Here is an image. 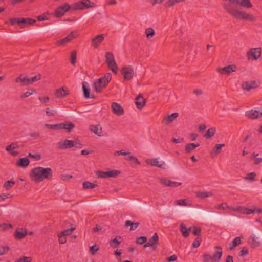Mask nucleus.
I'll return each mask as SVG.
<instances>
[{
	"mask_svg": "<svg viewBox=\"0 0 262 262\" xmlns=\"http://www.w3.org/2000/svg\"><path fill=\"white\" fill-rule=\"evenodd\" d=\"M221 4L225 11L235 19L250 21L256 20L253 15L238 9V5L247 9L252 8L250 0H223Z\"/></svg>",
	"mask_w": 262,
	"mask_h": 262,
	"instance_id": "obj_1",
	"label": "nucleus"
},
{
	"mask_svg": "<svg viewBox=\"0 0 262 262\" xmlns=\"http://www.w3.org/2000/svg\"><path fill=\"white\" fill-rule=\"evenodd\" d=\"M30 176L35 182L39 183L45 179H51L53 177V171L49 167H37L32 169Z\"/></svg>",
	"mask_w": 262,
	"mask_h": 262,
	"instance_id": "obj_2",
	"label": "nucleus"
},
{
	"mask_svg": "<svg viewBox=\"0 0 262 262\" xmlns=\"http://www.w3.org/2000/svg\"><path fill=\"white\" fill-rule=\"evenodd\" d=\"M112 78L111 74L107 73L105 75L98 80L95 81L94 86L95 90L97 93H100L102 89L105 88L110 81Z\"/></svg>",
	"mask_w": 262,
	"mask_h": 262,
	"instance_id": "obj_3",
	"label": "nucleus"
},
{
	"mask_svg": "<svg viewBox=\"0 0 262 262\" xmlns=\"http://www.w3.org/2000/svg\"><path fill=\"white\" fill-rule=\"evenodd\" d=\"M75 147L76 148H81L82 144L77 141L72 140H65L59 141L57 145V148L60 149H65Z\"/></svg>",
	"mask_w": 262,
	"mask_h": 262,
	"instance_id": "obj_4",
	"label": "nucleus"
},
{
	"mask_svg": "<svg viewBox=\"0 0 262 262\" xmlns=\"http://www.w3.org/2000/svg\"><path fill=\"white\" fill-rule=\"evenodd\" d=\"M9 22L11 25H14L17 24L19 26H21V27H24L26 25H33L36 22V20L34 19L30 18H11L9 19Z\"/></svg>",
	"mask_w": 262,
	"mask_h": 262,
	"instance_id": "obj_5",
	"label": "nucleus"
},
{
	"mask_svg": "<svg viewBox=\"0 0 262 262\" xmlns=\"http://www.w3.org/2000/svg\"><path fill=\"white\" fill-rule=\"evenodd\" d=\"M105 58L106 62L109 69L112 70L113 72L117 73L118 68L115 61L113 54L111 52H107L105 55Z\"/></svg>",
	"mask_w": 262,
	"mask_h": 262,
	"instance_id": "obj_6",
	"label": "nucleus"
},
{
	"mask_svg": "<svg viewBox=\"0 0 262 262\" xmlns=\"http://www.w3.org/2000/svg\"><path fill=\"white\" fill-rule=\"evenodd\" d=\"M120 72L126 80H131L135 75L134 69L132 66L123 67Z\"/></svg>",
	"mask_w": 262,
	"mask_h": 262,
	"instance_id": "obj_7",
	"label": "nucleus"
},
{
	"mask_svg": "<svg viewBox=\"0 0 262 262\" xmlns=\"http://www.w3.org/2000/svg\"><path fill=\"white\" fill-rule=\"evenodd\" d=\"M94 6V3H92L90 0H84L74 4L71 8L73 10H82L92 7Z\"/></svg>",
	"mask_w": 262,
	"mask_h": 262,
	"instance_id": "obj_8",
	"label": "nucleus"
},
{
	"mask_svg": "<svg viewBox=\"0 0 262 262\" xmlns=\"http://www.w3.org/2000/svg\"><path fill=\"white\" fill-rule=\"evenodd\" d=\"M261 55L260 48H252L247 52V58L248 60H257Z\"/></svg>",
	"mask_w": 262,
	"mask_h": 262,
	"instance_id": "obj_9",
	"label": "nucleus"
},
{
	"mask_svg": "<svg viewBox=\"0 0 262 262\" xmlns=\"http://www.w3.org/2000/svg\"><path fill=\"white\" fill-rule=\"evenodd\" d=\"M233 210L240 212L243 214H251L253 213H260L262 212V210L260 208L253 207L252 208L249 209L248 208H244L242 207H238L236 208H233Z\"/></svg>",
	"mask_w": 262,
	"mask_h": 262,
	"instance_id": "obj_10",
	"label": "nucleus"
},
{
	"mask_svg": "<svg viewBox=\"0 0 262 262\" xmlns=\"http://www.w3.org/2000/svg\"><path fill=\"white\" fill-rule=\"evenodd\" d=\"M237 67L235 64H230L223 68L217 67L216 71L222 75H229L232 72L236 71Z\"/></svg>",
	"mask_w": 262,
	"mask_h": 262,
	"instance_id": "obj_11",
	"label": "nucleus"
},
{
	"mask_svg": "<svg viewBox=\"0 0 262 262\" xmlns=\"http://www.w3.org/2000/svg\"><path fill=\"white\" fill-rule=\"evenodd\" d=\"M70 8V6L68 3H65L63 5L58 7L55 11V16L57 18L62 17Z\"/></svg>",
	"mask_w": 262,
	"mask_h": 262,
	"instance_id": "obj_12",
	"label": "nucleus"
},
{
	"mask_svg": "<svg viewBox=\"0 0 262 262\" xmlns=\"http://www.w3.org/2000/svg\"><path fill=\"white\" fill-rule=\"evenodd\" d=\"M245 116L251 119H255L262 117V108L259 111L251 110L246 111Z\"/></svg>",
	"mask_w": 262,
	"mask_h": 262,
	"instance_id": "obj_13",
	"label": "nucleus"
},
{
	"mask_svg": "<svg viewBox=\"0 0 262 262\" xmlns=\"http://www.w3.org/2000/svg\"><path fill=\"white\" fill-rule=\"evenodd\" d=\"M159 237L157 233H155L154 235L150 238L148 241L144 245V247H151L152 249L155 250L156 246L158 244Z\"/></svg>",
	"mask_w": 262,
	"mask_h": 262,
	"instance_id": "obj_14",
	"label": "nucleus"
},
{
	"mask_svg": "<svg viewBox=\"0 0 262 262\" xmlns=\"http://www.w3.org/2000/svg\"><path fill=\"white\" fill-rule=\"evenodd\" d=\"M159 181L161 184L167 187H176L182 185L181 183L171 181L165 178H160Z\"/></svg>",
	"mask_w": 262,
	"mask_h": 262,
	"instance_id": "obj_15",
	"label": "nucleus"
},
{
	"mask_svg": "<svg viewBox=\"0 0 262 262\" xmlns=\"http://www.w3.org/2000/svg\"><path fill=\"white\" fill-rule=\"evenodd\" d=\"M111 108L113 113L116 115L121 116L124 113L123 108L120 104L117 102H113L112 103Z\"/></svg>",
	"mask_w": 262,
	"mask_h": 262,
	"instance_id": "obj_16",
	"label": "nucleus"
},
{
	"mask_svg": "<svg viewBox=\"0 0 262 262\" xmlns=\"http://www.w3.org/2000/svg\"><path fill=\"white\" fill-rule=\"evenodd\" d=\"M214 248L217 250L215 251L212 256V262H219L223 255L222 248L219 246H215Z\"/></svg>",
	"mask_w": 262,
	"mask_h": 262,
	"instance_id": "obj_17",
	"label": "nucleus"
},
{
	"mask_svg": "<svg viewBox=\"0 0 262 262\" xmlns=\"http://www.w3.org/2000/svg\"><path fill=\"white\" fill-rule=\"evenodd\" d=\"M241 86L243 89L249 91L251 89L256 88L257 85L255 81H245L242 83Z\"/></svg>",
	"mask_w": 262,
	"mask_h": 262,
	"instance_id": "obj_18",
	"label": "nucleus"
},
{
	"mask_svg": "<svg viewBox=\"0 0 262 262\" xmlns=\"http://www.w3.org/2000/svg\"><path fill=\"white\" fill-rule=\"evenodd\" d=\"M146 100L141 94H139L135 99L136 107L138 109H142L145 105Z\"/></svg>",
	"mask_w": 262,
	"mask_h": 262,
	"instance_id": "obj_19",
	"label": "nucleus"
},
{
	"mask_svg": "<svg viewBox=\"0 0 262 262\" xmlns=\"http://www.w3.org/2000/svg\"><path fill=\"white\" fill-rule=\"evenodd\" d=\"M179 114L178 113H173L170 115L164 117L162 122L165 123L166 125L170 124L174 120H175L178 116Z\"/></svg>",
	"mask_w": 262,
	"mask_h": 262,
	"instance_id": "obj_20",
	"label": "nucleus"
},
{
	"mask_svg": "<svg viewBox=\"0 0 262 262\" xmlns=\"http://www.w3.org/2000/svg\"><path fill=\"white\" fill-rule=\"evenodd\" d=\"M146 163L152 166H156L159 168H163V166L165 165L163 162L159 161L157 158L148 159L146 161Z\"/></svg>",
	"mask_w": 262,
	"mask_h": 262,
	"instance_id": "obj_21",
	"label": "nucleus"
},
{
	"mask_svg": "<svg viewBox=\"0 0 262 262\" xmlns=\"http://www.w3.org/2000/svg\"><path fill=\"white\" fill-rule=\"evenodd\" d=\"M104 39V37L102 34L98 35L92 39V44L95 48H97L99 45L103 41Z\"/></svg>",
	"mask_w": 262,
	"mask_h": 262,
	"instance_id": "obj_22",
	"label": "nucleus"
},
{
	"mask_svg": "<svg viewBox=\"0 0 262 262\" xmlns=\"http://www.w3.org/2000/svg\"><path fill=\"white\" fill-rule=\"evenodd\" d=\"M248 243L253 248L258 247L260 245V242L258 240V238L256 237L253 234L249 238Z\"/></svg>",
	"mask_w": 262,
	"mask_h": 262,
	"instance_id": "obj_23",
	"label": "nucleus"
},
{
	"mask_svg": "<svg viewBox=\"0 0 262 262\" xmlns=\"http://www.w3.org/2000/svg\"><path fill=\"white\" fill-rule=\"evenodd\" d=\"M29 78L24 76L23 75H20L15 79L16 82L20 83L22 86L29 85Z\"/></svg>",
	"mask_w": 262,
	"mask_h": 262,
	"instance_id": "obj_24",
	"label": "nucleus"
},
{
	"mask_svg": "<svg viewBox=\"0 0 262 262\" xmlns=\"http://www.w3.org/2000/svg\"><path fill=\"white\" fill-rule=\"evenodd\" d=\"M122 242V237L120 236H117L114 239H110L109 243L110 246L113 248H116Z\"/></svg>",
	"mask_w": 262,
	"mask_h": 262,
	"instance_id": "obj_25",
	"label": "nucleus"
},
{
	"mask_svg": "<svg viewBox=\"0 0 262 262\" xmlns=\"http://www.w3.org/2000/svg\"><path fill=\"white\" fill-rule=\"evenodd\" d=\"M69 95L67 91L65 90L63 88L57 89L55 92V95L57 98H62Z\"/></svg>",
	"mask_w": 262,
	"mask_h": 262,
	"instance_id": "obj_26",
	"label": "nucleus"
},
{
	"mask_svg": "<svg viewBox=\"0 0 262 262\" xmlns=\"http://www.w3.org/2000/svg\"><path fill=\"white\" fill-rule=\"evenodd\" d=\"M241 243V237H236L229 244V249L233 250Z\"/></svg>",
	"mask_w": 262,
	"mask_h": 262,
	"instance_id": "obj_27",
	"label": "nucleus"
},
{
	"mask_svg": "<svg viewBox=\"0 0 262 262\" xmlns=\"http://www.w3.org/2000/svg\"><path fill=\"white\" fill-rule=\"evenodd\" d=\"M180 227L182 236L184 237H188L189 235V231H191L192 227H189L187 229L183 224H181Z\"/></svg>",
	"mask_w": 262,
	"mask_h": 262,
	"instance_id": "obj_28",
	"label": "nucleus"
},
{
	"mask_svg": "<svg viewBox=\"0 0 262 262\" xmlns=\"http://www.w3.org/2000/svg\"><path fill=\"white\" fill-rule=\"evenodd\" d=\"M88 84L86 82H83L82 84V90L83 92L84 97L86 98H89L90 97V89L88 86Z\"/></svg>",
	"mask_w": 262,
	"mask_h": 262,
	"instance_id": "obj_29",
	"label": "nucleus"
},
{
	"mask_svg": "<svg viewBox=\"0 0 262 262\" xmlns=\"http://www.w3.org/2000/svg\"><path fill=\"white\" fill-rule=\"evenodd\" d=\"M200 144L197 143H188L185 145V151L187 154H190L195 148L199 147Z\"/></svg>",
	"mask_w": 262,
	"mask_h": 262,
	"instance_id": "obj_30",
	"label": "nucleus"
},
{
	"mask_svg": "<svg viewBox=\"0 0 262 262\" xmlns=\"http://www.w3.org/2000/svg\"><path fill=\"white\" fill-rule=\"evenodd\" d=\"M27 234V230H24L23 231L16 230L14 233V237L16 239L20 240L23 238Z\"/></svg>",
	"mask_w": 262,
	"mask_h": 262,
	"instance_id": "obj_31",
	"label": "nucleus"
},
{
	"mask_svg": "<svg viewBox=\"0 0 262 262\" xmlns=\"http://www.w3.org/2000/svg\"><path fill=\"white\" fill-rule=\"evenodd\" d=\"M30 163V161L28 157H25L19 159L17 162V165L21 167H27Z\"/></svg>",
	"mask_w": 262,
	"mask_h": 262,
	"instance_id": "obj_32",
	"label": "nucleus"
},
{
	"mask_svg": "<svg viewBox=\"0 0 262 262\" xmlns=\"http://www.w3.org/2000/svg\"><path fill=\"white\" fill-rule=\"evenodd\" d=\"M61 129H65L68 132H71L75 127V125L70 122L68 123H61Z\"/></svg>",
	"mask_w": 262,
	"mask_h": 262,
	"instance_id": "obj_33",
	"label": "nucleus"
},
{
	"mask_svg": "<svg viewBox=\"0 0 262 262\" xmlns=\"http://www.w3.org/2000/svg\"><path fill=\"white\" fill-rule=\"evenodd\" d=\"M196 193V196L201 199L213 195V193L211 191H198Z\"/></svg>",
	"mask_w": 262,
	"mask_h": 262,
	"instance_id": "obj_34",
	"label": "nucleus"
},
{
	"mask_svg": "<svg viewBox=\"0 0 262 262\" xmlns=\"http://www.w3.org/2000/svg\"><path fill=\"white\" fill-rule=\"evenodd\" d=\"M225 145L224 144H217L215 147L213 148L211 151V155L213 156L216 155L217 154L221 152L222 150V148L224 147Z\"/></svg>",
	"mask_w": 262,
	"mask_h": 262,
	"instance_id": "obj_35",
	"label": "nucleus"
},
{
	"mask_svg": "<svg viewBox=\"0 0 262 262\" xmlns=\"http://www.w3.org/2000/svg\"><path fill=\"white\" fill-rule=\"evenodd\" d=\"M139 225V222H132L130 220H126L125 223V226L126 227L130 226V230H134L137 229Z\"/></svg>",
	"mask_w": 262,
	"mask_h": 262,
	"instance_id": "obj_36",
	"label": "nucleus"
},
{
	"mask_svg": "<svg viewBox=\"0 0 262 262\" xmlns=\"http://www.w3.org/2000/svg\"><path fill=\"white\" fill-rule=\"evenodd\" d=\"M216 132V129L215 127H211L208 129L206 133L204 135V137H205L207 139H210L212 136H214Z\"/></svg>",
	"mask_w": 262,
	"mask_h": 262,
	"instance_id": "obj_37",
	"label": "nucleus"
},
{
	"mask_svg": "<svg viewBox=\"0 0 262 262\" xmlns=\"http://www.w3.org/2000/svg\"><path fill=\"white\" fill-rule=\"evenodd\" d=\"M83 188L86 189H94L97 186V185L89 181H85L82 183Z\"/></svg>",
	"mask_w": 262,
	"mask_h": 262,
	"instance_id": "obj_38",
	"label": "nucleus"
},
{
	"mask_svg": "<svg viewBox=\"0 0 262 262\" xmlns=\"http://www.w3.org/2000/svg\"><path fill=\"white\" fill-rule=\"evenodd\" d=\"M145 33L146 35V38L148 39H150L152 38L155 34V32L154 30L153 29V28H148L146 29L145 30Z\"/></svg>",
	"mask_w": 262,
	"mask_h": 262,
	"instance_id": "obj_39",
	"label": "nucleus"
},
{
	"mask_svg": "<svg viewBox=\"0 0 262 262\" xmlns=\"http://www.w3.org/2000/svg\"><path fill=\"white\" fill-rule=\"evenodd\" d=\"M45 127L50 129L60 130L61 127V123L55 124H45Z\"/></svg>",
	"mask_w": 262,
	"mask_h": 262,
	"instance_id": "obj_40",
	"label": "nucleus"
},
{
	"mask_svg": "<svg viewBox=\"0 0 262 262\" xmlns=\"http://www.w3.org/2000/svg\"><path fill=\"white\" fill-rule=\"evenodd\" d=\"M15 184V182L13 180L7 181L4 183L3 187L8 190L12 188Z\"/></svg>",
	"mask_w": 262,
	"mask_h": 262,
	"instance_id": "obj_41",
	"label": "nucleus"
},
{
	"mask_svg": "<svg viewBox=\"0 0 262 262\" xmlns=\"http://www.w3.org/2000/svg\"><path fill=\"white\" fill-rule=\"evenodd\" d=\"M77 53L75 50L73 51L70 57L71 63L73 66H75L76 62Z\"/></svg>",
	"mask_w": 262,
	"mask_h": 262,
	"instance_id": "obj_42",
	"label": "nucleus"
},
{
	"mask_svg": "<svg viewBox=\"0 0 262 262\" xmlns=\"http://www.w3.org/2000/svg\"><path fill=\"white\" fill-rule=\"evenodd\" d=\"M107 172L108 178H116L121 173L120 171L118 170H112Z\"/></svg>",
	"mask_w": 262,
	"mask_h": 262,
	"instance_id": "obj_43",
	"label": "nucleus"
},
{
	"mask_svg": "<svg viewBox=\"0 0 262 262\" xmlns=\"http://www.w3.org/2000/svg\"><path fill=\"white\" fill-rule=\"evenodd\" d=\"M256 176V173L255 172H250L247 174L246 176L244 178V179L250 181H254L255 179Z\"/></svg>",
	"mask_w": 262,
	"mask_h": 262,
	"instance_id": "obj_44",
	"label": "nucleus"
},
{
	"mask_svg": "<svg viewBox=\"0 0 262 262\" xmlns=\"http://www.w3.org/2000/svg\"><path fill=\"white\" fill-rule=\"evenodd\" d=\"M101 130L102 129L101 128L100 130L99 131L98 125H92L90 127V130L99 136H101Z\"/></svg>",
	"mask_w": 262,
	"mask_h": 262,
	"instance_id": "obj_45",
	"label": "nucleus"
},
{
	"mask_svg": "<svg viewBox=\"0 0 262 262\" xmlns=\"http://www.w3.org/2000/svg\"><path fill=\"white\" fill-rule=\"evenodd\" d=\"M215 208L219 210H224L225 209H230V207L227 205L226 203H223L215 206Z\"/></svg>",
	"mask_w": 262,
	"mask_h": 262,
	"instance_id": "obj_46",
	"label": "nucleus"
},
{
	"mask_svg": "<svg viewBox=\"0 0 262 262\" xmlns=\"http://www.w3.org/2000/svg\"><path fill=\"white\" fill-rule=\"evenodd\" d=\"M174 205H180V206H188L189 204L186 202L185 199H180L176 200L174 203Z\"/></svg>",
	"mask_w": 262,
	"mask_h": 262,
	"instance_id": "obj_47",
	"label": "nucleus"
},
{
	"mask_svg": "<svg viewBox=\"0 0 262 262\" xmlns=\"http://www.w3.org/2000/svg\"><path fill=\"white\" fill-rule=\"evenodd\" d=\"M184 1L185 0H168L166 3V6L167 7H170L176 3L182 2Z\"/></svg>",
	"mask_w": 262,
	"mask_h": 262,
	"instance_id": "obj_48",
	"label": "nucleus"
},
{
	"mask_svg": "<svg viewBox=\"0 0 262 262\" xmlns=\"http://www.w3.org/2000/svg\"><path fill=\"white\" fill-rule=\"evenodd\" d=\"M125 159L127 161H133L135 164H136L138 165H141V162L139 161V160L136 157L130 155L127 157H126Z\"/></svg>",
	"mask_w": 262,
	"mask_h": 262,
	"instance_id": "obj_49",
	"label": "nucleus"
},
{
	"mask_svg": "<svg viewBox=\"0 0 262 262\" xmlns=\"http://www.w3.org/2000/svg\"><path fill=\"white\" fill-rule=\"evenodd\" d=\"M32 259L29 256H22L14 262H31Z\"/></svg>",
	"mask_w": 262,
	"mask_h": 262,
	"instance_id": "obj_50",
	"label": "nucleus"
},
{
	"mask_svg": "<svg viewBox=\"0 0 262 262\" xmlns=\"http://www.w3.org/2000/svg\"><path fill=\"white\" fill-rule=\"evenodd\" d=\"M13 226L11 224L4 223L0 224V229L3 231L8 230L9 228H12Z\"/></svg>",
	"mask_w": 262,
	"mask_h": 262,
	"instance_id": "obj_51",
	"label": "nucleus"
},
{
	"mask_svg": "<svg viewBox=\"0 0 262 262\" xmlns=\"http://www.w3.org/2000/svg\"><path fill=\"white\" fill-rule=\"evenodd\" d=\"M147 240V238L146 236H140L137 238L136 239V243L139 245H142L145 243Z\"/></svg>",
	"mask_w": 262,
	"mask_h": 262,
	"instance_id": "obj_52",
	"label": "nucleus"
},
{
	"mask_svg": "<svg viewBox=\"0 0 262 262\" xmlns=\"http://www.w3.org/2000/svg\"><path fill=\"white\" fill-rule=\"evenodd\" d=\"M41 78V75L38 74L34 77L29 78V81L28 82L29 85L32 84L34 82L40 80Z\"/></svg>",
	"mask_w": 262,
	"mask_h": 262,
	"instance_id": "obj_53",
	"label": "nucleus"
},
{
	"mask_svg": "<svg viewBox=\"0 0 262 262\" xmlns=\"http://www.w3.org/2000/svg\"><path fill=\"white\" fill-rule=\"evenodd\" d=\"M96 176L99 178H106L107 177V172H104L102 171H97L96 173Z\"/></svg>",
	"mask_w": 262,
	"mask_h": 262,
	"instance_id": "obj_54",
	"label": "nucleus"
},
{
	"mask_svg": "<svg viewBox=\"0 0 262 262\" xmlns=\"http://www.w3.org/2000/svg\"><path fill=\"white\" fill-rule=\"evenodd\" d=\"M9 247L7 246L0 247V255H4L8 253Z\"/></svg>",
	"mask_w": 262,
	"mask_h": 262,
	"instance_id": "obj_55",
	"label": "nucleus"
},
{
	"mask_svg": "<svg viewBox=\"0 0 262 262\" xmlns=\"http://www.w3.org/2000/svg\"><path fill=\"white\" fill-rule=\"evenodd\" d=\"M192 230V233L195 236H199L200 235L201 232V229L200 227L196 226L191 227Z\"/></svg>",
	"mask_w": 262,
	"mask_h": 262,
	"instance_id": "obj_56",
	"label": "nucleus"
},
{
	"mask_svg": "<svg viewBox=\"0 0 262 262\" xmlns=\"http://www.w3.org/2000/svg\"><path fill=\"white\" fill-rule=\"evenodd\" d=\"M46 113L48 116H54L57 114V112L55 110H51L50 108H47Z\"/></svg>",
	"mask_w": 262,
	"mask_h": 262,
	"instance_id": "obj_57",
	"label": "nucleus"
},
{
	"mask_svg": "<svg viewBox=\"0 0 262 262\" xmlns=\"http://www.w3.org/2000/svg\"><path fill=\"white\" fill-rule=\"evenodd\" d=\"M77 34L73 32H71L69 35H68L66 38H67L68 41L70 42L74 38H75L77 37Z\"/></svg>",
	"mask_w": 262,
	"mask_h": 262,
	"instance_id": "obj_58",
	"label": "nucleus"
},
{
	"mask_svg": "<svg viewBox=\"0 0 262 262\" xmlns=\"http://www.w3.org/2000/svg\"><path fill=\"white\" fill-rule=\"evenodd\" d=\"M28 157L34 159L36 161H38L41 159V155L39 154H32V153L30 152L28 155Z\"/></svg>",
	"mask_w": 262,
	"mask_h": 262,
	"instance_id": "obj_59",
	"label": "nucleus"
},
{
	"mask_svg": "<svg viewBox=\"0 0 262 262\" xmlns=\"http://www.w3.org/2000/svg\"><path fill=\"white\" fill-rule=\"evenodd\" d=\"M74 230H75V228H70L69 229H68L67 230H65L62 231L60 233L66 236L69 235L71 234Z\"/></svg>",
	"mask_w": 262,
	"mask_h": 262,
	"instance_id": "obj_60",
	"label": "nucleus"
},
{
	"mask_svg": "<svg viewBox=\"0 0 262 262\" xmlns=\"http://www.w3.org/2000/svg\"><path fill=\"white\" fill-rule=\"evenodd\" d=\"M99 250V248L97 247L96 245H93L90 248V252L93 255H95Z\"/></svg>",
	"mask_w": 262,
	"mask_h": 262,
	"instance_id": "obj_61",
	"label": "nucleus"
},
{
	"mask_svg": "<svg viewBox=\"0 0 262 262\" xmlns=\"http://www.w3.org/2000/svg\"><path fill=\"white\" fill-rule=\"evenodd\" d=\"M201 241L202 240L200 238L196 237L192 243V247L193 248H198L200 246Z\"/></svg>",
	"mask_w": 262,
	"mask_h": 262,
	"instance_id": "obj_62",
	"label": "nucleus"
},
{
	"mask_svg": "<svg viewBox=\"0 0 262 262\" xmlns=\"http://www.w3.org/2000/svg\"><path fill=\"white\" fill-rule=\"evenodd\" d=\"M249 252L248 249L245 247L242 248V249L239 252V256L241 257H244L246 255L248 254Z\"/></svg>",
	"mask_w": 262,
	"mask_h": 262,
	"instance_id": "obj_63",
	"label": "nucleus"
},
{
	"mask_svg": "<svg viewBox=\"0 0 262 262\" xmlns=\"http://www.w3.org/2000/svg\"><path fill=\"white\" fill-rule=\"evenodd\" d=\"M203 257L204 262H209L210 260L212 262V256L208 254H204L203 255Z\"/></svg>",
	"mask_w": 262,
	"mask_h": 262,
	"instance_id": "obj_64",
	"label": "nucleus"
}]
</instances>
